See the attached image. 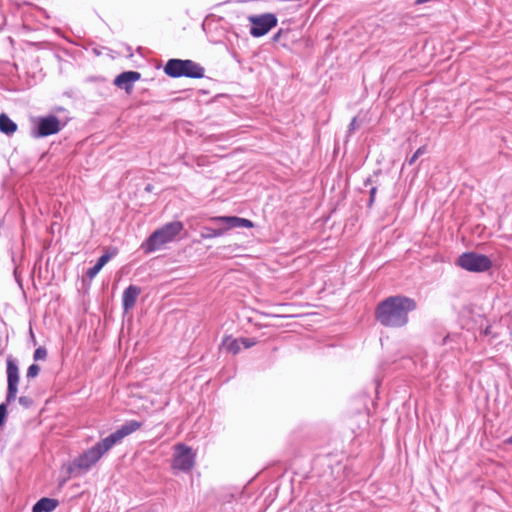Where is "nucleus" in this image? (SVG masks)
I'll return each instance as SVG.
<instances>
[{"label": "nucleus", "mask_w": 512, "mask_h": 512, "mask_svg": "<svg viewBox=\"0 0 512 512\" xmlns=\"http://www.w3.org/2000/svg\"><path fill=\"white\" fill-rule=\"evenodd\" d=\"M141 426L142 423L137 420L127 421L115 432L76 457L69 467V472L73 473L76 470L81 473L88 472L114 445L120 443L126 436L140 429Z\"/></svg>", "instance_id": "f257e3e1"}, {"label": "nucleus", "mask_w": 512, "mask_h": 512, "mask_svg": "<svg viewBox=\"0 0 512 512\" xmlns=\"http://www.w3.org/2000/svg\"><path fill=\"white\" fill-rule=\"evenodd\" d=\"M417 309L415 299L395 295L379 302L375 309V318L383 326L401 328L408 324L409 313Z\"/></svg>", "instance_id": "f03ea898"}, {"label": "nucleus", "mask_w": 512, "mask_h": 512, "mask_svg": "<svg viewBox=\"0 0 512 512\" xmlns=\"http://www.w3.org/2000/svg\"><path fill=\"white\" fill-rule=\"evenodd\" d=\"M210 222L216 227H203L200 232L202 239H212L224 235L232 228H252L253 222L246 218L237 216H215L210 218Z\"/></svg>", "instance_id": "7ed1b4c3"}, {"label": "nucleus", "mask_w": 512, "mask_h": 512, "mask_svg": "<svg viewBox=\"0 0 512 512\" xmlns=\"http://www.w3.org/2000/svg\"><path fill=\"white\" fill-rule=\"evenodd\" d=\"M183 230V224L180 221H174L165 224L155 230L142 244V249L146 254L161 249L165 244L172 242L176 236Z\"/></svg>", "instance_id": "20e7f679"}, {"label": "nucleus", "mask_w": 512, "mask_h": 512, "mask_svg": "<svg viewBox=\"0 0 512 512\" xmlns=\"http://www.w3.org/2000/svg\"><path fill=\"white\" fill-rule=\"evenodd\" d=\"M164 72L172 78L187 77L193 79H200L204 77L205 69L200 64L190 59H169L165 66Z\"/></svg>", "instance_id": "39448f33"}, {"label": "nucleus", "mask_w": 512, "mask_h": 512, "mask_svg": "<svg viewBox=\"0 0 512 512\" xmlns=\"http://www.w3.org/2000/svg\"><path fill=\"white\" fill-rule=\"evenodd\" d=\"M7 392L5 402L0 404V426L4 423L7 415V405L17 399L18 385L20 381L19 367L12 357L6 360Z\"/></svg>", "instance_id": "423d86ee"}, {"label": "nucleus", "mask_w": 512, "mask_h": 512, "mask_svg": "<svg viewBox=\"0 0 512 512\" xmlns=\"http://www.w3.org/2000/svg\"><path fill=\"white\" fill-rule=\"evenodd\" d=\"M456 265L469 272L482 273L490 270L493 264L486 255L465 252L457 258Z\"/></svg>", "instance_id": "0eeeda50"}, {"label": "nucleus", "mask_w": 512, "mask_h": 512, "mask_svg": "<svg viewBox=\"0 0 512 512\" xmlns=\"http://www.w3.org/2000/svg\"><path fill=\"white\" fill-rule=\"evenodd\" d=\"M172 468L182 472H189L195 465V454L185 444L179 443L174 447Z\"/></svg>", "instance_id": "6e6552de"}, {"label": "nucleus", "mask_w": 512, "mask_h": 512, "mask_svg": "<svg viewBox=\"0 0 512 512\" xmlns=\"http://www.w3.org/2000/svg\"><path fill=\"white\" fill-rule=\"evenodd\" d=\"M61 123L55 115L39 117L36 128L32 131L34 138H42L54 135L61 130Z\"/></svg>", "instance_id": "1a4fd4ad"}, {"label": "nucleus", "mask_w": 512, "mask_h": 512, "mask_svg": "<svg viewBox=\"0 0 512 512\" xmlns=\"http://www.w3.org/2000/svg\"><path fill=\"white\" fill-rule=\"evenodd\" d=\"M249 20L254 25L251 32H267L273 29L277 24L276 16L271 13L260 16H251Z\"/></svg>", "instance_id": "9d476101"}, {"label": "nucleus", "mask_w": 512, "mask_h": 512, "mask_svg": "<svg viewBox=\"0 0 512 512\" xmlns=\"http://www.w3.org/2000/svg\"><path fill=\"white\" fill-rule=\"evenodd\" d=\"M140 78L141 74L137 71H125L116 76L114 84L124 89L126 92H130L132 90V84Z\"/></svg>", "instance_id": "9b49d317"}, {"label": "nucleus", "mask_w": 512, "mask_h": 512, "mask_svg": "<svg viewBox=\"0 0 512 512\" xmlns=\"http://www.w3.org/2000/svg\"><path fill=\"white\" fill-rule=\"evenodd\" d=\"M141 293V288L136 285H129L122 294V307L125 313H128L136 304L137 298Z\"/></svg>", "instance_id": "f8f14e48"}, {"label": "nucleus", "mask_w": 512, "mask_h": 512, "mask_svg": "<svg viewBox=\"0 0 512 512\" xmlns=\"http://www.w3.org/2000/svg\"><path fill=\"white\" fill-rule=\"evenodd\" d=\"M117 254V249L113 248L110 250H106V252L100 256L96 262V264L89 268L86 272V276L92 280L96 277V275L101 271V269L107 264V262L112 259Z\"/></svg>", "instance_id": "ddd939ff"}, {"label": "nucleus", "mask_w": 512, "mask_h": 512, "mask_svg": "<svg viewBox=\"0 0 512 512\" xmlns=\"http://www.w3.org/2000/svg\"><path fill=\"white\" fill-rule=\"evenodd\" d=\"M58 505L57 499L43 497L33 505L32 512H52Z\"/></svg>", "instance_id": "4468645a"}, {"label": "nucleus", "mask_w": 512, "mask_h": 512, "mask_svg": "<svg viewBox=\"0 0 512 512\" xmlns=\"http://www.w3.org/2000/svg\"><path fill=\"white\" fill-rule=\"evenodd\" d=\"M17 130V124L11 120L5 113L0 114V131L6 135H11Z\"/></svg>", "instance_id": "2eb2a0df"}, {"label": "nucleus", "mask_w": 512, "mask_h": 512, "mask_svg": "<svg viewBox=\"0 0 512 512\" xmlns=\"http://www.w3.org/2000/svg\"><path fill=\"white\" fill-rule=\"evenodd\" d=\"M223 346L228 352H231L233 354H237L240 351V344L237 339H233L231 337H226L223 340Z\"/></svg>", "instance_id": "dca6fc26"}, {"label": "nucleus", "mask_w": 512, "mask_h": 512, "mask_svg": "<svg viewBox=\"0 0 512 512\" xmlns=\"http://www.w3.org/2000/svg\"><path fill=\"white\" fill-rule=\"evenodd\" d=\"M370 185H371V187H370V190H369V200H368V207L369 208L373 206L374 201H375V197H376V192H377V186L373 185V181H372L371 177L367 178L364 181V186L365 187H368Z\"/></svg>", "instance_id": "f3484780"}, {"label": "nucleus", "mask_w": 512, "mask_h": 512, "mask_svg": "<svg viewBox=\"0 0 512 512\" xmlns=\"http://www.w3.org/2000/svg\"><path fill=\"white\" fill-rule=\"evenodd\" d=\"M427 151V147L425 145L419 147L415 153L406 161V163L408 165H413L415 163V161L420 157L422 156L423 154H425Z\"/></svg>", "instance_id": "a211bd4d"}, {"label": "nucleus", "mask_w": 512, "mask_h": 512, "mask_svg": "<svg viewBox=\"0 0 512 512\" xmlns=\"http://www.w3.org/2000/svg\"><path fill=\"white\" fill-rule=\"evenodd\" d=\"M40 372V367L37 364H32L28 367L26 377L28 379L35 378Z\"/></svg>", "instance_id": "6ab92c4d"}, {"label": "nucleus", "mask_w": 512, "mask_h": 512, "mask_svg": "<svg viewBox=\"0 0 512 512\" xmlns=\"http://www.w3.org/2000/svg\"><path fill=\"white\" fill-rule=\"evenodd\" d=\"M34 360L38 361V360H44L46 357H47V350L46 348L44 347H38L35 351H34Z\"/></svg>", "instance_id": "aec40b11"}, {"label": "nucleus", "mask_w": 512, "mask_h": 512, "mask_svg": "<svg viewBox=\"0 0 512 512\" xmlns=\"http://www.w3.org/2000/svg\"><path fill=\"white\" fill-rule=\"evenodd\" d=\"M18 402L22 407L26 409L30 408L33 405V400L29 396H20L18 398Z\"/></svg>", "instance_id": "412c9836"}, {"label": "nucleus", "mask_w": 512, "mask_h": 512, "mask_svg": "<svg viewBox=\"0 0 512 512\" xmlns=\"http://www.w3.org/2000/svg\"><path fill=\"white\" fill-rule=\"evenodd\" d=\"M360 127V122L358 121L357 117L352 118L349 126H348V136H350L356 129Z\"/></svg>", "instance_id": "4be33fe9"}, {"label": "nucleus", "mask_w": 512, "mask_h": 512, "mask_svg": "<svg viewBox=\"0 0 512 512\" xmlns=\"http://www.w3.org/2000/svg\"><path fill=\"white\" fill-rule=\"evenodd\" d=\"M220 249H221V253L230 254V253L235 252L237 249H239V246L238 245H227V246L221 247Z\"/></svg>", "instance_id": "5701e85b"}, {"label": "nucleus", "mask_w": 512, "mask_h": 512, "mask_svg": "<svg viewBox=\"0 0 512 512\" xmlns=\"http://www.w3.org/2000/svg\"><path fill=\"white\" fill-rule=\"evenodd\" d=\"M240 341L244 348H251L256 344V341L253 338H241Z\"/></svg>", "instance_id": "b1692460"}, {"label": "nucleus", "mask_w": 512, "mask_h": 512, "mask_svg": "<svg viewBox=\"0 0 512 512\" xmlns=\"http://www.w3.org/2000/svg\"><path fill=\"white\" fill-rule=\"evenodd\" d=\"M284 34H274L272 37L273 42H278Z\"/></svg>", "instance_id": "393cba45"}, {"label": "nucleus", "mask_w": 512, "mask_h": 512, "mask_svg": "<svg viewBox=\"0 0 512 512\" xmlns=\"http://www.w3.org/2000/svg\"><path fill=\"white\" fill-rule=\"evenodd\" d=\"M208 41H209V42H211V43H213V44H218V43H223V44H225V43H224V41H223V40H221V39L216 40V39L209 38V39H208Z\"/></svg>", "instance_id": "a878e982"}, {"label": "nucleus", "mask_w": 512, "mask_h": 512, "mask_svg": "<svg viewBox=\"0 0 512 512\" xmlns=\"http://www.w3.org/2000/svg\"><path fill=\"white\" fill-rule=\"evenodd\" d=\"M504 443L507 445H512V435L510 437H508L507 439H505Z\"/></svg>", "instance_id": "bb28decb"}, {"label": "nucleus", "mask_w": 512, "mask_h": 512, "mask_svg": "<svg viewBox=\"0 0 512 512\" xmlns=\"http://www.w3.org/2000/svg\"><path fill=\"white\" fill-rule=\"evenodd\" d=\"M254 37H260V36H263L264 34H260V33H257V34H252Z\"/></svg>", "instance_id": "cd10ccee"}]
</instances>
